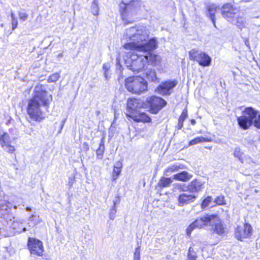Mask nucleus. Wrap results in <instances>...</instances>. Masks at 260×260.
I'll return each mask as SVG.
<instances>
[{
    "instance_id": "f257e3e1",
    "label": "nucleus",
    "mask_w": 260,
    "mask_h": 260,
    "mask_svg": "<svg viewBox=\"0 0 260 260\" xmlns=\"http://www.w3.org/2000/svg\"><path fill=\"white\" fill-rule=\"evenodd\" d=\"M149 31L144 26H136L127 28L122 40L127 41L123 45L126 50L133 51L129 57L125 59L126 67L134 72H139L147 67L148 55L150 51L155 50L157 42L155 38L148 41Z\"/></svg>"
},
{
    "instance_id": "f03ea898",
    "label": "nucleus",
    "mask_w": 260,
    "mask_h": 260,
    "mask_svg": "<svg viewBox=\"0 0 260 260\" xmlns=\"http://www.w3.org/2000/svg\"><path fill=\"white\" fill-rule=\"evenodd\" d=\"M52 101V96L41 84L35 86L31 98L27 105V113L29 118L35 121H41L45 118L43 108H48Z\"/></svg>"
},
{
    "instance_id": "7ed1b4c3",
    "label": "nucleus",
    "mask_w": 260,
    "mask_h": 260,
    "mask_svg": "<svg viewBox=\"0 0 260 260\" xmlns=\"http://www.w3.org/2000/svg\"><path fill=\"white\" fill-rule=\"evenodd\" d=\"M125 86L127 90L134 94H140L147 90V82L140 76H132L125 80Z\"/></svg>"
},
{
    "instance_id": "20e7f679",
    "label": "nucleus",
    "mask_w": 260,
    "mask_h": 260,
    "mask_svg": "<svg viewBox=\"0 0 260 260\" xmlns=\"http://www.w3.org/2000/svg\"><path fill=\"white\" fill-rule=\"evenodd\" d=\"M258 114V111L252 107H246L242 111V115L237 118L240 127L247 129L254 124V119Z\"/></svg>"
},
{
    "instance_id": "39448f33",
    "label": "nucleus",
    "mask_w": 260,
    "mask_h": 260,
    "mask_svg": "<svg viewBox=\"0 0 260 260\" xmlns=\"http://www.w3.org/2000/svg\"><path fill=\"white\" fill-rule=\"evenodd\" d=\"M120 7L121 8L123 7L125 8L121 13V16L122 19L125 21L126 23H132L135 21L133 17L136 16L140 7V3L138 2L133 1L128 3L126 0H123Z\"/></svg>"
},
{
    "instance_id": "423d86ee",
    "label": "nucleus",
    "mask_w": 260,
    "mask_h": 260,
    "mask_svg": "<svg viewBox=\"0 0 260 260\" xmlns=\"http://www.w3.org/2000/svg\"><path fill=\"white\" fill-rule=\"evenodd\" d=\"M191 60H196L203 67H208L211 64V57L205 52L201 51L192 49L189 53Z\"/></svg>"
},
{
    "instance_id": "0eeeda50",
    "label": "nucleus",
    "mask_w": 260,
    "mask_h": 260,
    "mask_svg": "<svg viewBox=\"0 0 260 260\" xmlns=\"http://www.w3.org/2000/svg\"><path fill=\"white\" fill-rule=\"evenodd\" d=\"M28 249L31 254L42 256L44 252L43 242L34 238H29L27 242Z\"/></svg>"
},
{
    "instance_id": "6e6552de",
    "label": "nucleus",
    "mask_w": 260,
    "mask_h": 260,
    "mask_svg": "<svg viewBox=\"0 0 260 260\" xmlns=\"http://www.w3.org/2000/svg\"><path fill=\"white\" fill-rule=\"evenodd\" d=\"M213 215H205L197 219L192 222L186 229V233L189 236L191 232L196 228L201 229L205 225H211V221Z\"/></svg>"
},
{
    "instance_id": "1a4fd4ad",
    "label": "nucleus",
    "mask_w": 260,
    "mask_h": 260,
    "mask_svg": "<svg viewBox=\"0 0 260 260\" xmlns=\"http://www.w3.org/2000/svg\"><path fill=\"white\" fill-rule=\"evenodd\" d=\"M177 84L178 82L176 80L165 81L159 85L155 91L162 95H169Z\"/></svg>"
},
{
    "instance_id": "9d476101",
    "label": "nucleus",
    "mask_w": 260,
    "mask_h": 260,
    "mask_svg": "<svg viewBox=\"0 0 260 260\" xmlns=\"http://www.w3.org/2000/svg\"><path fill=\"white\" fill-rule=\"evenodd\" d=\"M252 234V228L248 223H245L243 226L238 225L235 229V236L239 240L249 238Z\"/></svg>"
},
{
    "instance_id": "9b49d317",
    "label": "nucleus",
    "mask_w": 260,
    "mask_h": 260,
    "mask_svg": "<svg viewBox=\"0 0 260 260\" xmlns=\"http://www.w3.org/2000/svg\"><path fill=\"white\" fill-rule=\"evenodd\" d=\"M210 226H211V231L219 236H223L228 232L226 226L222 223L219 217L215 215H213Z\"/></svg>"
},
{
    "instance_id": "f8f14e48",
    "label": "nucleus",
    "mask_w": 260,
    "mask_h": 260,
    "mask_svg": "<svg viewBox=\"0 0 260 260\" xmlns=\"http://www.w3.org/2000/svg\"><path fill=\"white\" fill-rule=\"evenodd\" d=\"M147 102L150 105L151 113L154 114L157 113L167 104V102L163 99L156 96L148 98Z\"/></svg>"
},
{
    "instance_id": "ddd939ff",
    "label": "nucleus",
    "mask_w": 260,
    "mask_h": 260,
    "mask_svg": "<svg viewBox=\"0 0 260 260\" xmlns=\"http://www.w3.org/2000/svg\"><path fill=\"white\" fill-rule=\"evenodd\" d=\"M144 104L140 100L135 98L128 99L127 102V108L128 113L127 116L131 118L133 113L135 114L140 111V109L144 107Z\"/></svg>"
},
{
    "instance_id": "4468645a",
    "label": "nucleus",
    "mask_w": 260,
    "mask_h": 260,
    "mask_svg": "<svg viewBox=\"0 0 260 260\" xmlns=\"http://www.w3.org/2000/svg\"><path fill=\"white\" fill-rule=\"evenodd\" d=\"M11 140L7 133H4L0 136V143L4 150L7 152L13 154L16 149L14 146L11 145Z\"/></svg>"
},
{
    "instance_id": "2eb2a0df",
    "label": "nucleus",
    "mask_w": 260,
    "mask_h": 260,
    "mask_svg": "<svg viewBox=\"0 0 260 260\" xmlns=\"http://www.w3.org/2000/svg\"><path fill=\"white\" fill-rule=\"evenodd\" d=\"M197 197L193 193L183 192L180 194L178 197V205L183 206L193 202Z\"/></svg>"
},
{
    "instance_id": "dca6fc26",
    "label": "nucleus",
    "mask_w": 260,
    "mask_h": 260,
    "mask_svg": "<svg viewBox=\"0 0 260 260\" xmlns=\"http://www.w3.org/2000/svg\"><path fill=\"white\" fill-rule=\"evenodd\" d=\"M203 182L196 179L193 180L187 186L185 187L184 185H183L184 187L181 188V190L183 191H185L186 189L188 188L190 192H198L203 188Z\"/></svg>"
},
{
    "instance_id": "f3484780",
    "label": "nucleus",
    "mask_w": 260,
    "mask_h": 260,
    "mask_svg": "<svg viewBox=\"0 0 260 260\" xmlns=\"http://www.w3.org/2000/svg\"><path fill=\"white\" fill-rule=\"evenodd\" d=\"M236 9H234L230 4H226L223 6L221 9L222 15L223 17L231 21L236 14Z\"/></svg>"
},
{
    "instance_id": "a211bd4d",
    "label": "nucleus",
    "mask_w": 260,
    "mask_h": 260,
    "mask_svg": "<svg viewBox=\"0 0 260 260\" xmlns=\"http://www.w3.org/2000/svg\"><path fill=\"white\" fill-rule=\"evenodd\" d=\"M131 118L136 122H150L151 121V118L141 111H139L135 114L133 113L131 115Z\"/></svg>"
},
{
    "instance_id": "6ab92c4d",
    "label": "nucleus",
    "mask_w": 260,
    "mask_h": 260,
    "mask_svg": "<svg viewBox=\"0 0 260 260\" xmlns=\"http://www.w3.org/2000/svg\"><path fill=\"white\" fill-rule=\"evenodd\" d=\"M192 178V175L186 171H182L174 175L173 176V179L182 182H187Z\"/></svg>"
},
{
    "instance_id": "aec40b11",
    "label": "nucleus",
    "mask_w": 260,
    "mask_h": 260,
    "mask_svg": "<svg viewBox=\"0 0 260 260\" xmlns=\"http://www.w3.org/2000/svg\"><path fill=\"white\" fill-rule=\"evenodd\" d=\"M152 51H150L148 55L147 63L149 62L153 66H158L160 64L161 58L159 55L153 54Z\"/></svg>"
},
{
    "instance_id": "412c9836",
    "label": "nucleus",
    "mask_w": 260,
    "mask_h": 260,
    "mask_svg": "<svg viewBox=\"0 0 260 260\" xmlns=\"http://www.w3.org/2000/svg\"><path fill=\"white\" fill-rule=\"evenodd\" d=\"M207 15L208 16L210 19H211L213 24L214 27L216 26L215 24V14L217 10H219V8L217 7L215 5L212 4L207 6Z\"/></svg>"
},
{
    "instance_id": "4be33fe9",
    "label": "nucleus",
    "mask_w": 260,
    "mask_h": 260,
    "mask_svg": "<svg viewBox=\"0 0 260 260\" xmlns=\"http://www.w3.org/2000/svg\"><path fill=\"white\" fill-rule=\"evenodd\" d=\"M185 166L179 164H175L167 168L164 171V175L169 176L172 173L178 171L179 169H185Z\"/></svg>"
},
{
    "instance_id": "5701e85b",
    "label": "nucleus",
    "mask_w": 260,
    "mask_h": 260,
    "mask_svg": "<svg viewBox=\"0 0 260 260\" xmlns=\"http://www.w3.org/2000/svg\"><path fill=\"white\" fill-rule=\"evenodd\" d=\"M122 168V164L120 161L116 162L114 167L112 173V179L115 180L117 179L118 176L121 173V169Z\"/></svg>"
},
{
    "instance_id": "b1692460",
    "label": "nucleus",
    "mask_w": 260,
    "mask_h": 260,
    "mask_svg": "<svg viewBox=\"0 0 260 260\" xmlns=\"http://www.w3.org/2000/svg\"><path fill=\"white\" fill-rule=\"evenodd\" d=\"M41 221L40 217L39 215L32 214L28 218V224L30 226H35Z\"/></svg>"
},
{
    "instance_id": "393cba45",
    "label": "nucleus",
    "mask_w": 260,
    "mask_h": 260,
    "mask_svg": "<svg viewBox=\"0 0 260 260\" xmlns=\"http://www.w3.org/2000/svg\"><path fill=\"white\" fill-rule=\"evenodd\" d=\"M231 21L232 23L236 25L239 27H243L245 23V19L242 17H236V18L233 17Z\"/></svg>"
},
{
    "instance_id": "a878e982",
    "label": "nucleus",
    "mask_w": 260,
    "mask_h": 260,
    "mask_svg": "<svg viewBox=\"0 0 260 260\" xmlns=\"http://www.w3.org/2000/svg\"><path fill=\"white\" fill-rule=\"evenodd\" d=\"M105 151V146L103 139L101 140L99 148L96 150V153L98 158L102 159Z\"/></svg>"
},
{
    "instance_id": "bb28decb",
    "label": "nucleus",
    "mask_w": 260,
    "mask_h": 260,
    "mask_svg": "<svg viewBox=\"0 0 260 260\" xmlns=\"http://www.w3.org/2000/svg\"><path fill=\"white\" fill-rule=\"evenodd\" d=\"M146 77L149 81L152 82L157 81L156 73L154 70H150L146 72Z\"/></svg>"
},
{
    "instance_id": "cd10ccee",
    "label": "nucleus",
    "mask_w": 260,
    "mask_h": 260,
    "mask_svg": "<svg viewBox=\"0 0 260 260\" xmlns=\"http://www.w3.org/2000/svg\"><path fill=\"white\" fill-rule=\"evenodd\" d=\"M172 182L171 178L162 177L158 183V185L160 187H165L169 186Z\"/></svg>"
},
{
    "instance_id": "c85d7f7f",
    "label": "nucleus",
    "mask_w": 260,
    "mask_h": 260,
    "mask_svg": "<svg viewBox=\"0 0 260 260\" xmlns=\"http://www.w3.org/2000/svg\"><path fill=\"white\" fill-rule=\"evenodd\" d=\"M208 141H209V140L208 139L203 138V137H199L196 138L194 139L191 140L189 142V145H194L198 143H203L204 142H208Z\"/></svg>"
},
{
    "instance_id": "c756f323",
    "label": "nucleus",
    "mask_w": 260,
    "mask_h": 260,
    "mask_svg": "<svg viewBox=\"0 0 260 260\" xmlns=\"http://www.w3.org/2000/svg\"><path fill=\"white\" fill-rule=\"evenodd\" d=\"M243 152L241 151L240 148H236L234 151V155L235 157L238 158L242 164H244V160L242 158Z\"/></svg>"
},
{
    "instance_id": "7c9ffc66",
    "label": "nucleus",
    "mask_w": 260,
    "mask_h": 260,
    "mask_svg": "<svg viewBox=\"0 0 260 260\" xmlns=\"http://www.w3.org/2000/svg\"><path fill=\"white\" fill-rule=\"evenodd\" d=\"M197 258V255L196 252L192 248L190 247L187 254L188 260H196Z\"/></svg>"
},
{
    "instance_id": "2f4dec72",
    "label": "nucleus",
    "mask_w": 260,
    "mask_h": 260,
    "mask_svg": "<svg viewBox=\"0 0 260 260\" xmlns=\"http://www.w3.org/2000/svg\"><path fill=\"white\" fill-rule=\"evenodd\" d=\"M59 78L60 74L58 73H55L48 77L47 81L49 83L55 82L57 81Z\"/></svg>"
},
{
    "instance_id": "473e14b6",
    "label": "nucleus",
    "mask_w": 260,
    "mask_h": 260,
    "mask_svg": "<svg viewBox=\"0 0 260 260\" xmlns=\"http://www.w3.org/2000/svg\"><path fill=\"white\" fill-rule=\"evenodd\" d=\"M91 12L94 15H98L99 14V8L98 5L96 0H94L93 3L91 7Z\"/></svg>"
},
{
    "instance_id": "72a5a7b5",
    "label": "nucleus",
    "mask_w": 260,
    "mask_h": 260,
    "mask_svg": "<svg viewBox=\"0 0 260 260\" xmlns=\"http://www.w3.org/2000/svg\"><path fill=\"white\" fill-rule=\"evenodd\" d=\"M214 203L218 205H225L224 197L222 195L217 197L214 200Z\"/></svg>"
},
{
    "instance_id": "f704fd0d",
    "label": "nucleus",
    "mask_w": 260,
    "mask_h": 260,
    "mask_svg": "<svg viewBox=\"0 0 260 260\" xmlns=\"http://www.w3.org/2000/svg\"><path fill=\"white\" fill-rule=\"evenodd\" d=\"M212 201V198L211 197H207L202 202V207L203 208H205L206 207H208L210 203Z\"/></svg>"
},
{
    "instance_id": "c9c22d12",
    "label": "nucleus",
    "mask_w": 260,
    "mask_h": 260,
    "mask_svg": "<svg viewBox=\"0 0 260 260\" xmlns=\"http://www.w3.org/2000/svg\"><path fill=\"white\" fill-rule=\"evenodd\" d=\"M134 260H140V247L136 248L134 254Z\"/></svg>"
},
{
    "instance_id": "e433bc0d",
    "label": "nucleus",
    "mask_w": 260,
    "mask_h": 260,
    "mask_svg": "<svg viewBox=\"0 0 260 260\" xmlns=\"http://www.w3.org/2000/svg\"><path fill=\"white\" fill-rule=\"evenodd\" d=\"M187 111L186 109H183V110L182 112V114L180 115L178 120L184 122V121L187 118Z\"/></svg>"
},
{
    "instance_id": "4c0bfd02",
    "label": "nucleus",
    "mask_w": 260,
    "mask_h": 260,
    "mask_svg": "<svg viewBox=\"0 0 260 260\" xmlns=\"http://www.w3.org/2000/svg\"><path fill=\"white\" fill-rule=\"evenodd\" d=\"M253 125L257 128L260 129V114L258 115L254 119Z\"/></svg>"
},
{
    "instance_id": "58836bf2",
    "label": "nucleus",
    "mask_w": 260,
    "mask_h": 260,
    "mask_svg": "<svg viewBox=\"0 0 260 260\" xmlns=\"http://www.w3.org/2000/svg\"><path fill=\"white\" fill-rule=\"evenodd\" d=\"M116 213V207L112 208V209L110 210V214H109V218L111 220H113L115 217V214Z\"/></svg>"
},
{
    "instance_id": "ea45409f",
    "label": "nucleus",
    "mask_w": 260,
    "mask_h": 260,
    "mask_svg": "<svg viewBox=\"0 0 260 260\" xmlns=\"http://www.w3.org/2000/svg\"><path fill=\"white\" fill-rule=\"evenodd\" d=\"M19 18L23 21L26 20L28 18L27 14L24 12H20L19 13Z\"/></svg>"
},
{
    "instance_id": "a19ab883",
    "label": "nucleus",
    "mask_w": 260,
    "mask_h": 260,
    "mask_svg": "<svg viewBox=\"0 0 260 260\" xmlns=\"http://www.w3.org/2000/svg\"><path fill=\"white\" fill-rule=\"evenodd\" d=\"M75 177L74 176H70L69 178L68 185L72 187L75 182Z\"/></svg>"
},
{
    "instance_id": "79ce46f5",
    "label": "nucleus",
    "mask_w": 260,
    "mask_h": 260,
    "mask_svg": "<svg viewBox=\"0 0 260 260\" xmlns=\"http://www.w3.org/2000/svg\"><path fill=\"white\" fill-rule=\"evenodd\" d=\"M18 24V21L17 19H13L12 20V29H15L17 26Z\"/></svg>"
},
{
    "instance_id": "37998d69",
    "label": "nucleus",
    "mask_w": 260,
    "mask_h": 260,
    "mask_svg": "<svg viewBox=\"0 0 260 260\" xmlns=\"http://www.w3.org/2000/svg\"><path fill=\"white\" fill-rule=\"evenodd\" d=\"M243 160H244V163L246 162L249 164H250L251 162L254 163V162L252 161V158L250 157H246Z\"/></svg>"
},
{
    "instance_id": "c03bdc74",
    "label": "nucleus",
    "mask_w": 260,
    "mask_h": 260,
    "mask_svg": "<svg viewBox=\"0 0 260 260\" xmlns=\"http://www.w3.org/2000/svg\"><path fill=\"white\" fill-rule=\"evenodd\" d=\"M109 68L110 66L108 63H105L103 64V69L104 70V72H108Z\"/></svg>"
},
{
    "instance_id": "a18cd8bd",
    "label": "nucleus",
    "mask_w": 260,
    "mask_h": 260,
    "mask_svg": "<svg viewBox=\"0 0 260 260\" xmlns=\"http://www.w3.org/2000/svg\"><path fill=\"white\" fill-rule=\"evenodd\" d=\"M66 119H64L63 120H62L61 122V123H60V130L59 131L58 133H60L61 132V130L64 125V123L66 122Z\"/></svg>"
},
{
    "instance_id": "49530a36",
    "label": "nucleus",
    "mask_w": 260,
    "mask_h": 260,
    "mask_svg": "<svg viewBox=\"0 0 260 260\" xmlns=\"http://www.w3.org/2000/svg\"><path fill=\"white\" fill-rule=\"evenodd\" d=\"M183 125V122L178 120V128L181 129Z\"/></svg>"
},
{
    "instance_id": "de8ad7c7",
    "label": "nucleus",
    "mask_w": 260,
    "mask_h": 260,
    "mask_svg": "<svg viewBox=\"0 0 260 260\" xmlns=\"http://www.w3.org/2000/svg\"><path fill=\"white\" fill-rule=\"evenodd\" d=\"M104 75H105V77L106 79L107 80H108V78H109V77H108V72H104Z\"/></svg>"
},
{
    "instance_id": "09e8293b",
    "label": "nucleus",
    "mask_w": 260,
    "mask_h": 260,
    "mask_svg": "<svg viewBox=\"0 0 260 260\" xmlns=\"http://www.w3.org/2000/svg\"><path fill=\"white\" fill-rule=\"evenodd\" d=\"M190 122H191V124H192V125H194L196 123V120L194 119H191L190 120Z\"/></svg>"
},
{
    "instance_id": "8fccbe9b",
    "label": "nucleus",
    "mask_w": 260,
    "mask_h": 260,
    "mask_svg": "<svg viewBox=\"0 0 260 260\" xmlns=\"http://www.w3.org/2000/svg\"><path fill=\"white\" fill-rule=\"evenodd\" d=\"M11 18H12V20L13 19H16L15 17V15L14 14V13L13 12L11 13Z\"/></svg>"
},
{
    "instance_id": "3c124183",
    "label": "nucleus",
    "mask_w": 260,
    "mask_h": 260,
    "mask_svg": "<svg viewBox=\"0 0 260 260\" xmlns=\"http://www.w3.org/2000/svg\"><path fill=\"white\" fill-rule=\"evenodd\" d=\"M245 45H246L247 46H248H248H249V41H248L247 40H246L245 41Z\"/></svg>"
},
{
    "instance_id": "603ef678",
    "label": "nucleus",
    "mask_w": 260,
    "mask_h": 260,
    "mask_svg": "<svg viewBox=\"0 0 260 260\" xmlns=\"http://www.w3.org/2000/svg\"><path fill=\"white\" fill-rule=\"evenodd\" d=\"M26 210L27 211H30L31 210V209L30 207H27L26 208Z\"/></svg>"
},
{
    "instance_id": "864d4df0",
    "label": "nucleus",
    "mask_w": 260,
    "mask_h": 260,
    "mask_svg": "<svg viewBox=\"0 0 260 260\" xmlns=\"http://www.w3.org/2000/svg\"><path fill=\"white\" fill-rule=\"evenodd\" d=\"M116 204V202H114V206H113V207L112 208L116 207V206H115Z\"/></svg>"
},
{
    "instance_id": "5fc2aeb1",
    "label": "nucleus",
    "mask_w": 260,
    "mask_h": 260,
    "mask_svg": "<svg viewBox=\"0 0 260 260\" xmlns=\"http://www.w3.org/2000/svg\"><path fill=\"white\" fill-rule=\"evenodd\" d=\"M26 229H25V228H24V229H23V232H25V231H26Z\"/></svg>"
},
{
    "instance_id": "6e6d98bb",
    "label": "nucleus",
    "mask_w": 260,
    "mask_h": 260,
    "mask_svg": "<svg viewBox=\"0 0 260 260\" xmlns=\"http://www.w3.org/2000/svg\"><path fill=\"white\" fill-rule=\"evenodd\" d=\"M58 56H59V57L62 56V54H59V55H58Z\"/></svg>"
}]
</instances>
